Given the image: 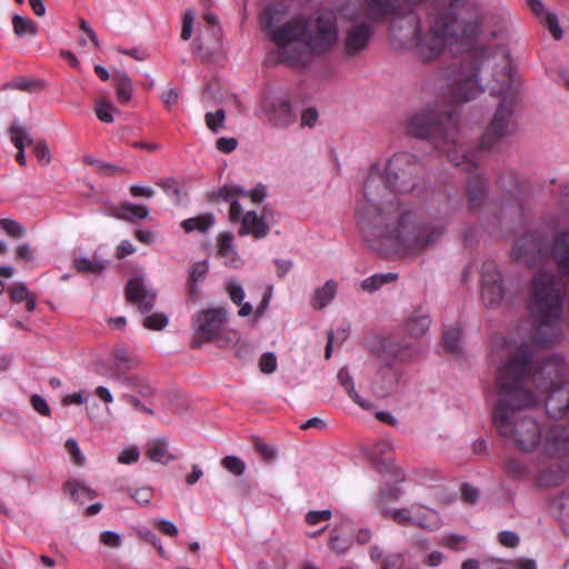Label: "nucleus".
I'll use <instances>...</instances> for the list:
<instances>
[{
  "mask_svg": "<svg viewBox=\"0 0 569 569\" xmlns=\"http://www.w3.org/2000/svg\"><path fill=\"white\" fill-rule=\"evenodd\" d=\"M429 81L441 102L428 103L409 116L406 129L445 152L455 166L472 171L477 167V152H467L461 144L458 117L450 104L468 102L489 89L492 96L501 97V102L481 138L480 149L490 150L516 132L517 122L512 117L516 91L505 47H478L462 63L439 70Z\"/></svg>",
  "mask_w": 569,
  "mask_h": 569,
  "instance_id": "nucleus-1",
  "label": "nucleus"
},
{
  "mask_svg": "<svg viewBox=\"0 0 569 569\" xmlns=\"http://www.w3.org/2000/svg\"><path fill=\"white\" fill-rule=\"evenodd\" d=\"M422 162L409 152L395 153L385 164L375 163L363 180V198L355 217L366 242L386 253L418 254L445 233L439 223H423L399 194L425 184Z\"/></svg>",
  "mask_w": 569,
  "mask_h": 569,
  "instance_id": "nucleus-2",
  "label": "nucleus"
},
{
  "mask_svg": "<svg viewBox=\"0 0 569 569\" xmlns=\"http://www.w3.org/2000/svg\"><path fill=\"white\" fill-rule=\"evenodd\" d=\"M527 311L532 320L530 342L516 346L507 340L509 358L526 362L527 388L538 396V402L546 396L547 413L561 421H569V380H563L565 362L552 355L541 358L536 348L553 343L561 337L563 290L553 273L537 272L528 288Z\"/></svg>",
  "mask_w": 569,
  "mask_h": 569,
  "instance_id": "nucleus-3",
  "label": "nucleus"
},
{
  "mask_svg": "<svg viewBox=\"0 0 569 569\" xmlns=\"http://www.w3.org/2000/svg\"><path fill=\"white\" fill-rule=\"evenodd\" d=\"M427 0H362L363 14L372 22L389 21V38L397 50L416 49L423 61L439 57L453 41L478 36V20L460 21L456 2L433 3L423 23L415 8Z\"/></svg>",
  "mask_w": 569,
  "mask_h": 569,
  "instance_id": "nucleus-4",
  "label": "nucleus"
},
{
  "mask_svg": "<svg viewBox=\"0 0 569 569\" xmlns=\"http://www.w3.org/2000/svg\"><path fill=\"white\" fill-rule=\"evenodd\" d=\"M259 21L276 46L270 59L295 69L305 68L311 56L328 52L338 40L336 16L328 10L279 24L280 11L270 4L261 11Z\"/></svg>",
  "mask_w": 569,
  "mask_h": 569,
  "instance_id": "nucleus-5",
  "label": "nucleus"
},
{
  "mask_svg": "<svg viewBox=\"0 0 569 569\" xmlns=\"http://www.w3.org/2000/svg\"><path fill=\"white\" fill-rule=\"evenodd\" d=\"M526 362L508 359L498 371V401L492 420L498 432L513 441L522 451L538 450L541 429L536 419L526 413L538 405V396L527 388Z\"/></svg>",
  "mask_w": 569,
  "mask_h": 569,
  "instance_id": "nucleus-6",
  "label": "nucleus"
},
{
  "mask_svg": "<svg viewBox=\"0 0 569 569\" xmlns=\"http://www.w3.org/2000/svg\"><path fill=\"white\" fill-rule=\"evenodd\" d=\"M228 316V309L224 307H213L198 311L192 318L193 346L199 347L210 341L219 342Z\"/></svg>",
  "mask_w": 569,
  "mask_h": 569,
  "instance_id": "nucleus-7",
  "label": "nucleus"
},
{
  "mask_svg": "<svg viewBox=\"0 0 569 569\" xmlns=\"http://www.w3.org/2000/svg\"><path fill=\"white\" fill-rule=\"evenodd\" d=\"M260 110L276 128L286 129L297 120V114L283 93L267 92L260 99Z\"/></svg>",
  "mask_w": 569,
  "mask_h": 569,
  "instance_id": "nucleus-8",
  "label": "nucleus"
},
{
  "mask_svg": "<svg viewBox=\"0 0 569 569\" xmlns=\"http://www.w3.org/2000/svg\"><path fill=\"white\" fill-rule=\"evenodd\" d=\"M547 239L539 232H527L520 237L512 247L511 254L515 260L533 267L547 257Z\"/></svg>",
  "mask_w": 569,
  "mask_h": 569,
  "instance_id": "nucleus-9",
  "label": "nucleus"
},
{
  "mask_svg": "<svg viewBox=\"0 0 569 569\" xmlns=\"http://www.w3.org/2000/svg\"><path fill=\"white\" fill-rule=\"evenodd\" d=\"M569 421L549 427L538 447L540 455L551 459H569Z\"/></svg>",
  "mask_w": 569,
  "mask_h": 569,
  "instance_id": "nucleus-10",
  "label": "nucleus"
},
{
  "mask_svg": "<svg viewBox=\"0 0 569 569\" xmlns=\"http://www.w3.org/2000/svg\"><path fill=\"white\" fill-rule=\"evenodd\" d=\"M267 196L266 187L258 184L251 190H246L236 184L223 186L218 191V197L230 203L229 219L232 223L237 222L242 213V207L239 202L241 198H250L253 203H260Z\"/></svg>",
  "mask_w": 569,
  "mask_h": 569,
  "instance_id": "nucleus-11",
  "label": "nucleus"
},
{
  "mask_svg": "<svg viewBox=\"0 0 569 569\" xmlns=\"http://www.w3.org/2000/svg\"><path fill=\"white\" fill-rule=\"evenodd\" d=\"M502 277L495 261L487 260L481 267V297L487 306H497L503 298Z\"/></svg>",
  "mask_w": 569,
  "mask_h": 569,
  "instance_id": "nucleus-12",
  "label": "nucleus"
},
{
  "mask_svg": "<svg viewBox=\"0 0 569 569\" xmlns=\"http://www.w3.org/2000/svg\"><path fill=\"white\" fill-rule=\"evenodd\" d=\"M126 297L131 303L137 306L141 313H147L154 307L157 291L151 288L147 278L141 274L128 281Z\"/></svg>",
  "mask_w": 569,
  "mask_h": 569,
  "instance_id": "nucleus-13",
  "label": "nucleus"
},
{
  "mask_svg": "<svg viewBox=\"0 0 569 569\" xmlns=\"http://www.w3.org/2000/svg\"><path fill=\"white\" fill-rule=\"evenodd\" d=\"M372 36L373 28L370 22L352 24L345 34V53L349 57L358 54L368 47Z\"/></svg>",
  "mask_w": 569,
  "mask_h": 569,
  "instance_id": "nucleus-14",
  "label": "nucleus"
},
{
  "mask_svg": "<svg viewBox=\"0 0 569 569\" xmlns=\"http://www.w3.org/2000/svg\"><path fill=\"white\" fill-rule=\"evenodd\" d=\"M353 545V529L348 519L336 523L329 535L328 547L337 556L346 555Z\"/></svg>",
  "mask_w": 569,
  "mask_h": 569,
  "instance_id": "nucleus-15",
  "label": "nucleus"
},
{
  "mask_svg": "<svg viewBox=\"0 0 569 569\" xmlns=\"http://www.w3.org/2000/svg\"><path fill=\"white\" fill-rule=\"evenodd\" d=\"M239 236H252L256 239L264 238L270 230L266 216H258L256 211L249 210L240 216Z\"/></svg>",
  "mask_w": 569,
  "mask_h": 569,
  "instance_id": "nucleus-16",
  "label": "nucleus"
},
{
  "mask_svg": "<svg viewBox=\"0 0 569 569\" xmlns=\"http://www.w3.org/2000/svg\"><path fill=\"white\" fill-rule=\"evenodd\" d=\"M487 188L488 182L480 173H475L468 179L467 196L472 210H481L487 204Z\"/></svg>",
  "mask_w": 569,
  "mask_h": 569,
  "instance_id": "nucleus-17",
  "label": "nucleus"
},
{
  "mask_svg": "<svg viewBox=\"0 0 569 569\" xmlns=\"http://www.w3.org/2000/svg\"><path fill=\"white\" fill-rule=\"evenodd\" d=\"M552 252L557 267L569 278V230L559 231L553 240Z\"/></svg>",
  "mask_w": 569,
  "mask_h": 569,
  "instance_id": "nucleus-18",
  "label": "nucleus"
},
{
  "mask_svg": "<svg viewBox=\"0 0 569 569\" xmlns=\"http://www.w3.org/2000/svg\"><path fill=\"white\" fill-rule=\"evenodd\" d=\"M233 240L234 238L231 232H222L218 237V256L226 266L237 269L242 266V260L236 250Z\"/></svg>",
  "mask_w": 569,
  "mask_h": 569,
  "instance_id": "nucleus-19",
  "label": "nucleus"
},
{
  "mask_svg": "<svg viewBox=\"0 0 569 569\" xmlns=\"http://www.w3.org/2000/svg\"><path fill=\"white\" fill-rule=\"evenodd\" d=\"M112 217L128 222H137L149 216V208L130 201H123L114 207L110 213Z\"/></svg>",
  "mask_w": 569,
  "mask_h": 569,
  "instance_id": "nucleus-20",
  "label": "nucleus"
},
{
  "mask_svg": "<svg viewBox=\"0 0 569 569\" xmlns=\"http://www.w3.org/2000/svg\"><path fill=\"white\" fill-rule=\"evenodd\" d=\"M412 526L427 530H437L441 526L439 513L421 505H413Z\"/></svg>",
  "mask_w": 569,
  "mask_h": 569,
  "instance_id": "nucleus-21",
  "label": "nucleus"
},
{
  "mask_svg": "<svg viewBox=\"0 0 569 569\" xmlns=\"http://www.w3.org/2000/svg\"><path fill=\"white\" fill-rule=\"evenodd\" d=\"M529 8L538 16L547 26L556 40L562 38V30L558 23V18L552 12H547L541 0H528Z\"/></svg>",
  "mask_w": 569,
  "mask_h": 569,
  "instance_id": "nucleus-22",
  "label": "nucleus"
},
{
  "mask_svg": "<svg viewBox=\"0 0 569 569\" xmlns=\"http://www.w3.org/2000/svg\"><path fill=\"white\" fill-rule=\"evenodd\" d=\"M431 319L429 315L419 309L415 310L406 322L405 329L410 337L419 338L422 337L429 329Z\"/></svg>",
  "mask_w": 569,
  "mask_h": 569,
  "instance_id": "nucleus-23",
  "label": "nucleus"
},
{
  "mask_svg": "<svg viewBox=\"0 0 569 569\" xmlns=\"http://www.w3.org/2000/svg\"><path fill=\"white\" fill-rule=\"evenodd\" d=\"M337 293V283L328 280L323 286L316 288L310 305L316 310H322L335 299Z\"/></svg>",
  "mask_w": 569,
  "mask_h": 569,
  "instance_id": "nucleus-24",
  "label": "nucleus"
},
{
  "mask_svg": "<svg viewBox=\"0 0 569 569\" xmlns=\"http://www.w3.org/2000/svg\"><path fill=\"white\" fill-rule=\"evenodd\" d=\"M146 453L151 461L167 465L173 459L168 451L167 440L163 438L151 439L147 442Z\"/></svg>",
  "mask_w": 569,
  "mask_h": 569,
  "instance_id": "nucleus-25",
  "label": "nucleus"
},
{
  "mask_svg": "<svg viewBox=\"0 0 569 569\" xmlns=\"http://www.w3.org/2000/svg\"><path fill=\"white\" fill-rule=\"evenodd\" d=\"M337 378L340 385L345 388L349 397L362 409L369 410L372 408V403L369 400L361 398L356 390L352 377L350 376L347 368H341L338 371Z\"/></svg>",
  "mask_w": 569,
  "mask_h": 569,
  "instance_id": "nucleus-26",
  "label": "nucleus"
},
{
  "mask_svg": "<svg viewBox=\"0 0 569 569\" xmlns=\"http://www.w3.org/2000/svg\"><path fill=\"white\" fill-rule=\"evenodd\" d=\"M117 89V97L121 103H127L132 97V82L129 76L122 71H114L111 76Z\"/></svg>",
  "mask_w": 569,
  "mask_h": 569,
  "instance_id": "nucleus-27",
  "label": "nucleus"
},
{
  "mask_svg": "<svg viewBox=\"0 0 569 569\" xmlns=\"http://www.w3.org/2000/svg\"><path fill=\"white\" fill-rule=\"evenodd\" d=\"M214 222L216 219L212 213H204L183 220L181 222V227L186 232H206L214 224Z\"/></svg>",
  "mask_w": 569,
  "mask_h": 569,
  "instance_id": "nucleus-28",
  "label": "nucleus"
},
{
  "mask_svg": "<svg viewBox=\"0 0 569 569\" xmlns=\"http://www.w3.org/2000/svg\"><path fill=\"white\" fill-rule=\"evenodd\" d=\"M10 141L16 148H26V146H32V141L28 129L20 122H13L9 129Z\"/></svg>",
  "mask_w": 569,
  "mask_h": 569,
  "instance_id": "nucleus-29",
  "label": "nucleus"
},
{
  "mask_svg": "<svg viewBox=\"0 0 569 569\" xmlns=\"http://www.w3.org/2000/svg\"><path fill=\"white\" fill-rule=\"evenodd\" d=\"M108 264L106 260H99L97 256L92 259L87 257H80L74 260V267L80 272L98 273L102 271Z\"/></svg>",
  "mask_w": 569,
  "mask_h": 569,
  "instance_id": "nucleus-30",
  "label": "nucleus"
},
{
  "mask_svg": "<svg viewBox=\"0 0 569 569\" xmlns=\"http://www.w3.org/2000/svg\"><path fill=\"white\" fill-rule=\"evenodd\" d=\"M443 345L447 351L458 353L461 350V328L456 326L453 328H446L443 330Z\"/></svg>",
  "mask_w": 569,
  "mask_h": 569,
  "instance_id": "nucleus-31",
  "label": "nucleus"
},
{
  "mask_svg": "<svg viewBox=\"0 0 569 569\" xmlns=\"http://www.w3.org/2000/svg\"><path fill=\"white\" fill-rule=\"evenodd\" d=\"M397 278L395 273H376L365 279L361 282V288L365 291L373 292L381 288L385 283L391 282Z\"/></svg>",
  "mask_w": 569,
  "mask_h": 569,
  "instance_id": "nucleus-32",
  "label": "nucleus"
},
{
  "mask_svg": "<svg viewBox=\"0 0 569 569\" xmlns=\"http://www.w3.org/2000/svg\"><path fill=\"white\" fill-rule=\"evenodd\" d=\"M13 31L18 37L34 36L37 33L36 23L23 16L16 14L12 18Z\"/></svg>",
  "mask_w": 569,
  "mask_h": 569,
  "instance_id": "nucleus-33",
  "label": "nucleus"
},
{
  "mask_svg": "<svg viewBox=\"0 0 569 569\" xmlns=\"http://www.w3.org/2000/svg\"><path fill=\"white\" fill-rule=\"evenodd\" d=\"M383 513L395 520L398 525H412L413 505L410 508L383 509Z\"/></svg>",
  "mask_w": 569,
  "mask_h": 569,
  "instance_id": "nucleus-34",
  "label": "nucleus"
},
{
  "mask_svg": "<svg viewBox=\"0 0 569 569\" xmlns=\"http://www.w3.org/2000/svg\"><path fill=\"white\" fill-rule=\"evenodd\" d=\"M66 489L76 501H83L84 499H93L96 497L93 490L79 482H68Z\"/></svg>",
  "mask_w": 569,
  "mask_h": 569,
  "instance_id": "nucleus-35",
  "label": "nucleus"
},
{
  "mask_svg": "<svg viewBox=\"0 0 569 569\" xmlns=\"http://www.w3.org/2000/svg\"><path fill=\"white\" fill-rule=\"evenodd\" d=\"M1 229L12 238H21L26 234L27 230L17 219L2 218L0 219Z\"/></svg>",
  "mask_w": 569,
  "mask_h": 569,
  "instance_id": "nucleus-36",
  "label": "nucleus"
},
{
  "mask_svg": "<svg viewBox=\"0 0 569 569\" xmlns=\"http://www.w3.org/2000/svg\"><path fill=\"white\" fill-rule=\"evenodd\" d=\"M505 471L512 478H520L528 473V468L521 460L512 457L506 460Z\"/></svg>",
  "mask_w": 569,
  "mask_h": 569,
  "instance_id": "nucleus-37",
  "label": "nucleus"
},
{
  "mask_svg": "<svg viewBox=\"0 0 569 569\" xmlns=\"http://www.w3.org/2000/svg\"><path fill=\"white\" fill-rule=\"evenodd\" d=\"M221 465L236 477L242 476L246 470L244 461L236 456H226L222 458Z\"/></svg>",
  "mask_w": 569,
  "mask_h": 569,
  "instance_id": "nucleus-38",
  "label": "nucleus"
},
{
  "mask_svg": "<svg viewBox=\"0 0 569 569\" xmlns=\"http://www.w3.org/2000/svg\"><path fill=\"white\" fill-rule=\"evenodd\" d=\"M206 124L212 132H219L224 128L226 112L223 109H218L214 112L206 113Z\"/></svg>",
  "mask_w": 569,
  "mask_h": 569,
  "instance_id": "nucleus-39",
  "label": "nucleus"
},
{
  "mask_svg": "<svg viewBox=\"0 0 569 569\" xmlns=\"http://www.w3.org/2000/svg\"><path fill=\"white\" fill-rule=\"evenodd\" d=\"M168 323L169 318L163 312H156L143 319V326L149 330H161Z\"/></svg>",
  "mask_w": 569,
  "mask_h": 569,
  "instance_id": "nucleus-40",
  "label": "nucleus"
},
{
  "mask_svg": "<svg viewBox=\"0 0 569 569\" xmlns=\"http://www.w3.org/2000/svg\"><path fill=\"white\" fill-rule=\"evenodd\" d=\"M226 290L229 295L230 300L234 305H241L244 300L246 293L240 282L234 279H230L227 281Z\"/></svg>",
  "mask_w": 569,
  "mask_h": 569,
  "instance_id": "nucleus-41",
  "label": "nucleus"
},
{
  "mask_svg": "<svg viewBox=\"0 0 569 569\" xmlns=\"http://www.w3.org/2000/svg\"><path fill=\"white\" fill-rule=\"evenodd\" d=\"M382 377L387 381V387L386 388H379L377 386V383H376L375 385V392L378 396H380V397H386L387 395H389L393 390L395 386L397 385L398 376H397L396 372H393L392 370L388 369V370H386L382 373Z\"/></svg>",
  "mask_w": 569,
  "mask_h": 569,
  "instance_id": "nucleus-42",
  "label": "nucleus"
},
{
  "mask_svg": "<svg viewBox=\"0 0 569 569\" xmlns=\"http://www.w3.org/2000/svg\"><path fill=\"white\" fill-rule=\"evenodd\" d=\"M9 293L14 302L27 301L33 293L29 291L27 286L22 282L14 283L10 287Z\"/></svg>",
  "mask_w": 569,
  "mask_h": 569,
  "instance_id": "nucleus-43",
  "label": "nucleus"
},
{
  "mask_svg": "<svg viewBox=\"0 0 569 569\" xmlns=\"http://www.w3.org/2000/svg\"><path fill=\"white\" fill-rule=\"evenodd\" d=\"M33 153L41 166H47L51 162V153L49 147L43 141H38L32 144Z\"/></svg>",
  "mask_w": 569,
  "mask_h": 569,
  "instance_id": "nucleus-44",
  "label": "nucleus"
},
{
  "mask_svg": "<svg viewBox=\"0 0 569 569\" xmlns=\"http://www.w3.org/2000/svg\"><path fill=\"white\" fill-rule=\"evenodd\" d=\"M66 449H67L68 453L70 455L74 465L82 466L84 463L86 458L82 455L76 439H73V438L68 439L66 441Z\"/></svg>",
  "mask_w": 569,
  "mask_h": 569,
  "instance_id": "nucleus-45",
  "label": "nucleus"
},
{
  "mask_svg": "<svg viewBox=\"0 0 569 569\" xmlns=\"http://www.w3.org/2000/svg\"><path fill=\"white\" fill-rule=\"evenodd\" d=\"M116 109L114 107L107 102V101H101L98 103L97 108H96V113H97V117L102 121V122H106V123H110L113 121V113H114Z\"/></svg>",
  "mask_w": 569,
  "mask_h": 569,
  "instance_id": "nucleus-46",
  "label": "nucleus"
},
{
  "mask_svg": "<svg viewBox=\"0 0 569 569\" xmlns=\"http://www.w3.org/2000/svg\"><path fill=\"white\" fill-rule=\"evenodd\" d=\"M7 87L21 91H33L39 87V81L34 79L16 78Z\"/></svg>",
  "mask_w": 569,
  "mask_h": 569,
  "instance_id": "nucleus-47",
  "label": "nucleus"
},
{
  "mask_svg": "<svg viewBox=\"0 0 569 569\" xmlns=\"http://www.w3.org/2000/svg\"><path fill=\"white\" fill-rule=\"evenodd\" d=\"M139 457H140V451H139L138 447L129 446L120 452V455L118 457V462L122 463V465H130V463L137 462L139 460Z\"/></svg>",
  "mask_w": 569,
  "mask_h": 569,
  "instance_id": "nucleus-48",
  "label": "nucleus"
},
{
  "mask_svg": "<svg viewBox=\"0 0 569 569\" xmlns=\"http://www.w3.org/2000/svg\"><path fill=\"white\" fill-rule=\"evenodd\" d=\"M194 17L193 10H187L183 14L181 28V38L183 40H189L192 36Z\"/></svg>",
  "mask_w": 569,
  "mask_h": 569,
  "instance_id": "nucleus-49",
  "label": "nucleus"
},
{
  "mask_svg": "<svg viewBox=\"0 0 569 569\" xmlns=\"http://www.w3.org/2000/svg\"><path fill=\"white\" fill-rule=\"evenodd\" d=\"M116 366L121 371H127L133 368V360L129 357L126 350L119 349L114 352Z\"/></svg>",
  "mask_w": 569,
  "mask_h": 569,
  "instance_id": "nucleus-50",
  "label": "nucleus"
},
{
  "mask_svg": "<svg viewBox=\"0 0 569 569\" xmlns=\"http://www.w3.org/2000/svg\"><path fill=\"white\" fill-rule=\"evenodd\" d=\"M31 406L34 411L41 416L49 417L51 415L50 407L47 400L40 395H33L30 399Z\"/></svg>",
  "mask_w": 569,
  "mask_h": 569,
  "instance_id": "nucleus-51",
  "label": "nucleus"
},
{
  "mask_svg": "<svg viewBox=\"0 0 569 569\" xmlns=\"http://www.w3.org/2000/svg\"><path fill=\"white\" fill-rule=\"evenodd\" d=\"M331 516L332 513L329 509L309 511L306 515V522L310 526H315L321 521H328L331 518Z\"/></svg>",
  "mask_w": 569,
  "mask_h": 569,
  "instance_id": "nucleus-52",
  "label": "nucleus"
},
{
  "mask_svg": "<svg viewBox=\"0 0 569 569\" xmlns=\"http://www.w3.org/2000/svg\"><path fill=\"white\" fill-rule=\"evenodd\" d=\"M465 540V536L461 535H447L442 537L441 545L451 550H460L462 549Z\"/></svg>",
  "mask_w": 569,
  "mask_h": 569,
  "instance_id": "nucleus-53",
  "label": "nucleus"
},
{
  "mask_svg": "<svg viewBox=\"0 0 569 569\" xmlns=\"http://www.w3.org/2000/svg\"><path fill=\"white\" fill-rule=\"evenodd\" d=\"M260 370L264 373H272L277 368L276 356L271 352L262 355L259 361Z\"/></svg>",
  "mask_w": 569,
  "mask_h": 569,
  "instance_id": "nucleus-54",
  "label": "nucleus"
},
{
  "mask_svg": "<svg viewBox=\"0 0 569 569\" xmlns=\"http://www.w3.org/2000/svg\"><path fill=\"white\" fill-rule=\"evenodd\" d=\"M446 557L445 555L439 550H433L426 555L423 558V565H426L429 568H436L439 567L443 561Z\"/></svg>",
  "mask_w": 569,
  "mask_h": 569,
  "instance_id": "nucleus-55",
  "label": "nucleus"
},
{
  "mask_svg": "<svg viewBox=\"0 0 569 569\" xmlns=\"http://www.w3.org/2000/svg\"><path fill=\"white\" fill-rule=\"evenodd\" d=\"M100 541L108 547L117 548L121 545V538L120 536L114 531H103L100 535Z\"/></svg>",
  "mask_w": 569,
  "mask_h": 569,
  "instance_id": "nucleus-56",
  "label": "nucleus"
},
{
  "mask_svg": "<svg viewBox=\"0 0 569 569\" xmlns=\"http://www.w3.org/2000/svg\"><path fill=\"white\" fill-rule=\"evenodd\" d=\"M130 193L134 198H140V197L152 198V197H154L156 191L151 187H148V186L132 184L130 187Z\"/></svg>",
  "mask_w": 569,
  "mask_h": 569,
  "instance_id": "nucleus-57",
  "label": "nucleus"
},
{
  "mask_svg": "<svg viewBox=\"0 0 569 569\" xmlns=\"http://www.w3.org/2000/svg\"><path fill=\"white\" fill-rule=\"evenodd\" d=\"M318 111L315 108H307L301 114V126L312 128L317 123Z\"/></svg>",
  "mask_w": 569,
  "mask_h": 569,
  "instance_id": "nucleus-58",
  "label": "nucleus"
},
{
  "mask_svg": "<svg viewBox=\"0 0 569 569\" xmlns=\"http://www.w3.org/2000/svg\"><path fill=\"white\" fill-rule=\"evenodd\" d=\"M499 542L505 547L513 548L519 543V537L513 531H501Z\"/></svg>",
  "mask_w": 569,
  "mask_h": 569,
  "instance_id": "nucleus-59",
  "label": "nucleus"
},
{
  "mask_svg": "<svg viewBox=\"0 0 569 569\" xmlns=\"http://www.w3.org/2000/svg\"><path fill=\"white\" fill-rule=\"evenodd\" d=\"M216 146L219 151H222L224 153H230L237 148L238 141L234 138H224L223 137V138H219L217 140Z\"/></svg>",
  "mask_w": 569,
  "mask_h": 569,
  "instance_id": "nucleus-60",
  "label": "nucleus"
},
{
  "mask_svg": "<svg viewBox=\"0 0 569 569\" xmlns=\"http://www.w3.org/2000/svg\"><path fill=\"white\" fill-rule=\"evenodd\" d=\"M131 498L136 500L139 505L147 506L152 498V491L149 488H141L136 490L131 495Z\"/></svg>",
  "mask_w": 569,
  "mask_h": 569,
  "instance_id": "nucleus-61",
  "label": "nucleus"
},
{
  "mask_svg": "<svg viewBox=\"0 0 569 569\" xmlns=\"http://www.w3.org/2000/svg\"><path fill=\"white\" fill-rule=\"evenodd\" d=\"M208 272V263L207 261H199L193 264L191 269L190 277L193 281H200L203 279L206 273Z\"/></svg>",
  "mask_w": 569,
  "mask_h": 569,
  "instance_id": "nucleus-62",
  "label": "nucleus"
},
{
  "mask_svg": "<svg viewBox=\"0 0 569 569\" xmlns=\"http://www.w3.org/2000/svg\"><path fill=\"white\" fill-rule=\"evenodd\" d=\"M461 495L465 501L473 503L479 497V490L472 485L465 483L461 487Z\"/></svg>",
  "mask_w": 569,
  "mask_h": 569,
  "instance_id": "nucleus-63",
  "label": "nucleus"
},
{
  "mask_svg": "<svg viewBox=\"0 0 569 569\" xmlns=\"http://www.w3.org/2000/svg\"><path fill=\"white\" fill-rule=\"evenodd\" d=\"M16 254L19 259L26 260V261H33L34 260V252L32 247L29 243H22L17 247Z\"/></svg>",
  "mask_w": 569,
  "mask_h": 569,
  "instance_id": "nucleus-64",
  "label": "nucleus"
}]
</instances>
